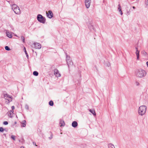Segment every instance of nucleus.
Masks as SVG:
<instances>
[{"label": "nucleus", "instance_id": "nucleus-39", "mask_svg": "<svg viewBox=\"0 0 148 148\" xmlns=\"http://www.w3.org/2000/svg\"><path fill=\"white\" fill-rule=\"evenodd\" d=\"M119 12H121V11H122V10H119Z\"/></svg>", "mask_w": 148, "mask_h": 148}, {"label": "nucleus", "instance_id": "nucleus-10", "mask_svg": "<svg viewBox=\"0 0 148 148\" xmlns=\"http://www.w3.org/2000/svg\"><path fill=\"white\" fill-rule=\"evenodd\" d=\"M136 54L137 56V60H138L139 56V51L138 50V48L137 47H136Z\"/></svg>", "mask_w": 148, "mask_h": 148}, {"label": "nucleus", "instance_id": "nucleus-42", "mask_svg": "<svg viewBox=\"0 0 148 148\" xmlns=\"http://www.w3.org/2000/svg\"><path fill=\"white\" fill-rule=\"evenodd\" d=\"M16 122H14V123H15V124H16Z\"/></svg>", "mask_w": 148, "mask_h": 148}, {"label": "nucleus", "instance_id": "nucleus-22", "mask_svg": "<svg viewBox=\"0 0 148 148\" xmlns=\"http://www.w3.org/2000/svg\"><path fill=\"white\" fill-rule=\"evenodd\" d=\"M21 39L22 40V41H23V42H25V38L24 37H23V36H21Z\"/></svg>", "mask_w": 148, "mask_h": 148}, {"label": "nucleus", "instance_id": "nucleus-41", "mask_svg": "<svg viewBox=\"0 0 148 148\" xmlns=\"http://www.w3.org/2000/svg\"><path fill=\"white\" fill-rule=\"evenodd\" d=\"M35 75L36 76H37L38 75Z\"/></svg>", "mask_w": 148, "mask_h": 148}, {"label": "nucleus", "instance_id": "nucleus-5", "mask_svg": "<svg viewBox=\"0 0 148 148\" xmlns=\"http://www.w3.org/2000/svg\"><path fill=\"white\" fill-rule=\"evenodd\" d=\"M91 2V0H85V3L86 7L87 8H89L90 6Z\"/></svg>", "mask_w": 148, "mask_h": 148}, {"label": "nucleus", "instance_id": "nucleus-16", "mask_svg": "<svg viewBox=\"0 0 148 148\" xmlns=\"http://www.w3.org/2000/svg\"><path fill=\"white\" fill-rule=\"evenodd\" d=\"M108 147L109 148H115V147L114 145L111 143L109 144L108 145Z\"/></svg>", "mask_w": 148, "mask_h": 148}, {"label": "nucleus", "instance_id": "nucleus-38", "mask_svg": "<svg viewBox=\"0 0 148 148\" xmlns=\"http://www.w3.org/2000/svg\"><path fill=\"white\" fill-rule=\"evenodd\" d=\"M132 8L134 9H135V7H134V6H133L132 7Z\"/></svg>", "mask_w": 148, "mask_h": 148}, {"label": "nucleus", "instance_id": "nucleus-18", "mask_svg": "<svg viewBox=\"0 0 148 148\" xmlns=\"http://www.w3.org/2000/svg\"><path fill=\"white\" fill-rule=\"evenodd\" d=\"M24 50H25V53L26 54V57L28 58V53H27V51H26V49H25V47H24Z\"/></svg>", "mask_w": 148, "mask_h": 148}, {"label": "nucleus", "instance_id": "nucleus-11", "mask_svg": "<svg viewBox=\"0 0 148 148\" xmlns=\"http://www.w3.org/2000/svg\"><path fill=\"white\" fill-rule=\"evenodd\" d=\"M72 125L74 127H76L77 125V122L76 121H73L72 123Z\"/></svg>", "mask_w": 148, "mask_h": 148}, {"label": "nucleus", "instance_id": "nucleus-17", "mask_svg": "<svg viewBox=\"0 0 148 148\" xmlns=\"http://www.w3.org/2000/svg\"><path fill=\"white\" fill-rule=\"evenodd\" d=\"M54 74H60L59 73L58 70L56 69L54 70Z\"/></svg>", "mask_w": 148, "mask_h": 148}, {"label": "nucleus", "instance_id": "nucleus-20", "mask_svg": "<svg viewBox=\"0 0 148 148\" xmlns=\"http://www.w3.org/2000/svg\"><path fill=\"white\" fill-rule=\"evenodd\" d=\"M15 137L16 136L14 135H12L11 136V138L14 140H15Z\"/></svg>", "mask_w": 148, "mask_h": 148}, {"label": "nucleus", "instance_id": "nucleus-27", "mask_svg": "<svg viewBox=\"0 0 148 148\" xmlns=\"http://www.w3.org/2000/svg\"><path fill=\"white\" fill-rule=\"evenodd\" d=\"M121 10V6L119 4L118 5V10Z\"/></svg>", "mask_w": 148, "mask_h": 148}, {"label": "nucleus", "instance_id": "nucleus-8", "mask_svg": "<svg viewBox=\"0 0 148 148\" xmlns=\"http://www.w3.org/2000/svg\"><path fill=\"white\" fill-rule=\"evenodd\" d=\"M34 46L35 48L36 49H40L41 48V45L39 43L36 42L34 43Z\"/></svg>", "mask_w": 148, "mask_h": 148}, {"label": "nucleus", "instance_id": "nucleus-29", "mask_svg": "<svg viewBox=\"0 0 148 148\" xmlns=\"http://www.w3.org/2000/svg\"><path fill=\"white\" fill-rule=\"evenodd\" d=\"M0 131L1 132H3V129L2 127H0Z\"/></svg>", "mask_w": 148, "mask_h": 148}, {"label": "nucleus", "instance_id": "nucleus-26", "mask_svg": "<svg viewBox=\"0 0 148 148\" xmlns=\"http://www.w3.org/2000/svg\"><path fill=\"white\" fill-rule=\"evenodd\" d=\"M88 28L90 29H93V26L92 25H90L89 26H88Z\"/></svg>", "mask_w": 148, "mask_h": 148}, {"label": "nucleus", "instance_id": "nucleus-28", "mask_svg": "<svg viewBox=\"0 0 148 148\" xmlns=\"http://www.w3.org/2000/svg\"><path fill=\"white\" fill-rule=\"evenodd\" d=\"M143 55H144L145 56H146L147 55V53L145 51H143Z\"/></svg>", "mask_w": 148, "mask_h": 148}, {"label": "nucleus", "instance_id": "nucleus-21", "mask_svg": "<svg viewBox=\"0 0 148 148\" xmlns=\"http://www.w3.org/2000/svg\"><path fill=\"white\" fill-rule=\"evenodd\" d=\"M49 104L51 106H53V101H50L49 102Z\"/></svg>", "mask_w": 148, "mask_h": 148}, {"label": "nucleus", "instance_id": "nucleus-25", "mask_svg": "<svg viewBox=\"0 0 148 148\" xmlns=\"http://www.w3.org/2000/svg\"><path fill=\"white\" fill-rule=\"evenodd\" d=\"M138 77H143L145 76L144 75H138Z\"/></svg>", "mask_w": 148, "mask_h": 148}, {"label": "nucleus", "instance_id": "nucleus-33", "mask_svg": "<svg viewBox=\"0 0 148 148\" xmlns=\"http://www.w3.org/2000/svg\"><path fill=\"white\" fill-rule=\"evenodd\" d=\"M145 4H146L147 6L148 5V0H147L145 3Z\"/></svg>", "mask_w": 148, "mask_h": 148}, {"label": "nucleus", "instance_id": "nucleus-2", "mask_svg": "<svg viewBox=\"0 0 148 148\" xmlns=\"http://www.w3.org/2000/svg\"><path fill=\"white\" fill-rule=\"evenodd\" d=\"M12 9L16 14H21V11L19 7L16 4H10Z\"/></svg>", "mask_w": 148, "mask_h": 148}, {"label": "nucleus", "instance_id": "nucleus-43", "mask_svg": "<svg viewBox=\"0 0 148 148\" xmlns=\"http://www.w3.org/2000/svg\"><path fill=\"white\" fill-rule=\"evenodd\" d=\"M15 36H16L18 37V36L16 35H15Z\"/></svg>", "mask_w": 148, "mask_h": 148}, {"label": "nucleus", "instance_id": "nucleus-1", "mask_svg": "<svg viewBox=\"0 0 148 148\" xmlns=\"http://www.w3.org/2000/svg\"><path fill=\"white\" fill-rule=\"evenodd\" d=\"M147 107L145 106H141L139 108L138 110V113L140 116L144 115L146 112Z\"/></svg>", "mask_w": 148, "mask_h": 148}, {"label": "nucleus", "instance_id": "nucleus-19", "mask_svg": "<svg viewBox=\"0 0 148 148\" xmlns=\"http://www.w3.org/2000/svg\"><path fill=\"white\" fill-rule=\"evenodd\" d=\"M5 49L6 50L8 51H9L10 50V48L8 46H6L5 47Z\"/></svg>", "mask_w": 148, "mask_h": 148}, {"label": "nucleus", "instance_id": "nucleus-46", "mask_svg": "<svg viewBox=\"0 0 148 148\" xmlns=\"http://www.w3.org/2000/svg\"><path fill=\"white\" fill-rule=\"evenodd\" d=\"M137 0L138 1L139 0Z\"/></svg>", "mask_w": 148, "mask_h": 148}, {"label": "nucleus", "instance_id": "nucleus-30", "mask_svg": "<svg viewBox=\"0 0 148 148\" xmlns=\"http://www.w3.org/2000/svg\"><path fill=\"white\" fill-rule=\"evenodd\" d=\"M139 84H140L138 82H136L135 83V85L136 86H138L139 85Z\"/></svg>", "mask_w": 148, "mask_h": 148}, {"label": "nucleus", "instance_id": "nucleus-4", "mask_svg": "<svg viewBox=\"0 0 148 148\" xmlns=\"http://www.w3.org/2000/svg\"><path fill=\"white\" fill-rule=\"evenodd\" d=\"M37 19L38 21L42 23H44L46 21L45 18L40 14H39L37 15Z\"/></svg>", "mask_w": 148, "mask_h": 148}, {"label": "nucleus", "instance_id": "nucleus-40", "mask_svg": "<svg viewBox=\"0 0 148 148\" xmlns=\"http://www.w3.org/2000/svg\"><path fill=\"white\" fill-rule=\"evenodd\" d=\"M21 148H24L23 146H22L21 147Z\"/></svg>", "mask_w": 148, "mask_h": 148}, {"label": "nucleus", "instance_id": "nucleus-23", "mask_svg": "<svg viewBox=\"0 0 148 148\" xmlns=\"http://www.w3.org/2000/svg\"><path fill=\"white\" fill-rule=\"evenodd\" d=\"M23 126V127H25L26 125V121H23V122L22 123Z\"/></svg>", "mask_w": 148, "mask_h": 148}, {"label": "nucleus", "instance_id": "nucleus-14", "mask_svg": "<svg viewBox=\"0 0 148 148\" xmlns=\"http://www.w3.org/2000/svg\"><path fill=\"white\" fill-rule=\"evenodd\" d=\"M60 126H64L65 125V123L63 121L60 120Z\"/></svg>", "mask_w": 148, "mask_h": 148}, {"label": "nucleus", "instance_id": "nucleus-35", "mask_svg": "<svg viewBox=\"0 0 148 148\" xmlns=\"http://www.w3.org/2000/svg\"><path fill=\"white\" fill-rule=\"evenodd\" d=\"M107 66H108V67H109V66H110V64L108 62V64H107Z\"/></svg>", "mask_w": 148, "mask_h": 148}, {"label": "nucleus", "instance_id": "nucleus-7", "mask_svg": "<svg viewBox=\"0 0 148 148\" xmlns=\"http://www.w3.org/2000/svg\"><path fill=\"white\" fill-rule=\"evenodd\" d=\"M47 16L49 18H51L53 16V14L52 11L49 10L48 11V13L46 12Z\"/></svg>", "mask_w": 148, "mask_h": 148}, {"label": "nucleus", "instance_id": "nucleus-31", "mask_svg": "<svg viewBox=\"0 0 148 148\" xmlns=\"http://www.w3.org/2000/svg\"><path fill=\"white\" fill-rule=\"evenodd\" d=\"M3 124L5 125H7L8 124V123L7 121H4L3 122Z\"/></svg>", "mask_w": 148, "mask_h": 148}, {"label": "nucleus", "instance_id": "nucleus-34", "mask_svg": "<svg viewBox=\"0 0 148 148\" xmlns=\"http://www.w3.org/2000/svg\"><path fill=\"white\" fill-rule=\"evenodd\" d=\"M14 108H14V106H12V111H13V110L14 109Z\"/></svg>", "mask_w": 148, "mask_h": 148}, {"label": "nucleus", "instance_id": "nucleus-24", "mask_svg": "<svg viewBox=\"0 0 148 148\" xmlns=\"http://www.w3.org/2000/svg\"><path fill=\"white\" fill-rule=\"evenodd\" d=\"M53 76L54 77H58L60 76V75H53Z\"/></svg>", "mask_w": 148, "mask_h": 148}, {"label": "nucleus", "instance_id": "nucleus-44", "mask_svg": "<svg viewBox=\"0 0 148 148\" xmlns=\"http://www.w3.org/2000/svg\"><path fill=\"white\" fill-rule=\"evenodd\" d=\"M35 145H36V146H37V145H36L35 143Z\"/></svg>", "mask_w": 148, "mask_h": 148}, {"label": "nucleus", "instance_id": "nucleus-32", "mask_svg": "<svg viewBox=\"0 0 148 148\" xmlns=\"http://www.w3.org/2000/svg\"><path fill=\"white\" fill-rule=\"evenodd\" d=\"M33 74H38V72L34 71L33 72Z\"/></svg>", "mask_w": 148, "mask_h": 148}, {"label": "nucleus", "instance_id": "nucleus-15", "mask_svg": "<svg viewBox=\"0 0 148 148\" xmlns=\"http://www.w3.org/2000/svg\"><path fill=\"white\" fill-rule=\"evenodd\" d=\"M139 74H145L146 73V71L144 70L141 69L139 71Z\"/></svg>", "mask_w": 148, "mask_h": 148}, {"label": "nucleus", "instance_id": "nucleus-6", "mask_svg": "<svg viewBox=\"0 0 148 148\" xmlns=\"http://www.w3.org/2000/svg\"><path fill=\"white\" fill-rule=\"evenodd\" d=\"M4 98L8 100V102L12 101L11 97L9 96L7 94H4Z\"/></svg>", "mask_w": 148, "mask_h": 148}, {"label": "nucleus", "instance_id": "nucleus-45", "mask_svg": "<svg viewBox=\"0 0 148 148\" xmlns=\"http://www.w3.org/2000/svg\"><path fill=\"white\" fill-rule=\"evenodd\" d=\"M8 1V2L10 3V1Z\"/></svg>", "mask_w": 148, "mask_h": 148}, {"label": "nucleus", "instance_id": "nucleus-37", "mask_svg": "<svg viewBox=\"0 0 148 148\" xmlns=\"http://www.w3.org/2000/svg\"><path fill=\"white\" fill-rule=\"evenodd\" d=\"M146 64H147V66L148 67V61L147 62Z\"/></svg>", "mask_w": 148, "mask_h": 148}, {"label": "nucleus", "instance_id": "nucleus-12", "mask_svg": "<svg viewBox=\"0 0 148 148\" xmlns=\"http://www.w3.org/2000/svg\"><path fill=\"white\" fill-rule=\"evenodd\" d=\"M6 34L7 36L10 38H11L12 36V34L8 31H6Z\"/></svg>", "mask_w": 148, "mask_h": 148}, {"label": "nucleus", "instance_id": "nucleus-36", "mask_svg": "<svg viewBox=\"0 0 148 148\" xmlns=\"http://www.w3.org/2000/svg\"><path fill=\"white\" fill-rule=\"evenodd\" d=\"M120 13L121 15H122L123 14V13L122 11H121V12H120Z\"/></svg>", "mask_w": 148, "mask_h": 148}, {"label": "nucleus", "instance_id": "nucleus-9", "mask_svg": "<svg viewBox=\"0 0 148 148\" xmlns=\"http://www.w3.org/2000/svg\"><path fill=\"white\" fill-rule=\"evenodd\" d=\"M13 111L10 110L8 113V115L9 117L12 118L13 114Z\"/></svg>", "mask_w": 148, "mask_h": 148}, {"label": "nucleus", "instance_id": "nucleus-13", "mask_svg": "<svg viewBox=\"0 0 148 148\" xmlns=\"http://www.w3.org/2000/svg\"><path fill=\"white\" fill-rule=\"evenodd\" d=\"M89 111L94 116H95L96 115V113L94 109H89Z\"/></svg>", "mask_w": 148, "mask_h": 148}, {"label": "nucleus", "instance_id": "nucleus-3", "mask_svg": "<svg viewBox=\"0 0 148 148\" xmlns=\"http://www.w3.org/2000/svg\"><path fill=\"white\" fill-rule=\"evenodd\" d=\"M66 61L68 66V67L69 69L73 65V62H72L70 56L67 55V53H66Z\"/></svg>", "mask_w": 148, "mask_h": 148}]
</instances>
